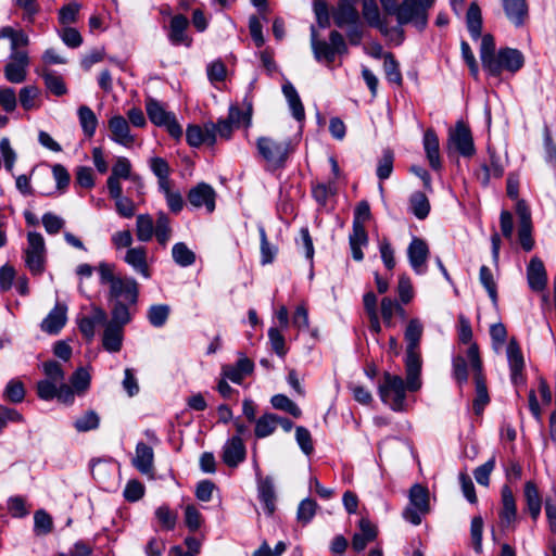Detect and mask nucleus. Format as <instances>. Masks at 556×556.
<instances>
[{"label": "nucleus", "mask_w": 556, "mask_h": 556, "mask_svg": "<svg viewBox=\"0 0 556 556\" xmlns=\"http://www.w3.org/2000/svg\"><path fill=\"white\" fill-rule=\"evenodd\" d=\"M424 333V325L418 318H412L405 328L404 339L406 342L405 369L409 391L415 392L420 389L421 355L419 345Z\"/></svg>", "instance_id": "1"}, {"label": "nucleus", "mask_w": 556, "mask_h": 556, "mask_svg": "<svg viewBox=\"0 0 556 556\" xmlns=\"http://www.w3.org/2000/svg\"><path fill=\"white\" fill-rule=\"evenodd\" d=\"M97 271L99 281L103 286H109L108 298L110 301H123L130 305H136L139 296L138 283L134 278L123 277L115 273V265L101 262Z\"/></svg>", "instance_id": "2"}, {"label": "nucleus", "mask_w": 556, "mask_h": 556, "mask_svg": "<svg viewBox=\"0 0 556 556\" xmlns=\"http://www.w3.org/2000/svg\"><path fill=\"white\" fill-rule=\"evenodd\" d=\"M318 34L314 25L311 26V45L314 56L319 62H325L327 65L331 64L338 55L348 52V47L343 36L332 30L329 35V42L318 40Z\"/></svg>", "instance_id": "3"}, {"label": "nucleus", "mask_w": 556, "mask_h": 556, "mask_svg": "<svg viewBox=\"0 0 556 556\" xmlns=\"http://www.w3.org/2000/svg\"><path fill=\"white\" fill-rule=\"evenodd\" d=\"M406 390H409L408 381L406 380L405 383L402 377L390 372H384L382 382L378 388L381 401L394 412L405 409Z\"/></svg>", "instance_id": "4"}, {"label": "nucleus", "mask_w": 556, "mask_h": 556, "mask_svg": "<svg viewBox=\"0 0 556 556\" xmlns=\"http://www.w3.org/2000/svg\"><path fill=\"white\" fill-rule=\"evenodd\" d=\"M256 148L258 154L275 168L282 167L293 151L289 139L276 140L271 137L257 138Z\"/></svg>", "instance_id": "5"}, {"label": "nucleus", "mask_w": 556, "mask_h": 556, "mask_svg": "<svg viewBox=\"0 0 556 556\" xmlns=\"http://www.w3.org/2000/svg\"><path fill=\"white\" fill-rule=\"evenodd\" d=\"M0 38L9 39L11 46V61L4 70H24L28 65V55L24 48L28 43V36L21 29L4 26L0 29Z\"/></svg>", "instance_id": "6"}, {"label": "nucleus", "mask_w": 556, "mask_h": 556, "mask_svg": "<svg viewBox=\"0 0 556 556\" xmlns=\"http://www.w3.org/2000/svg\"><path fill=\"white\" fill-rule=\"evenodd\" d=\"M25 266L34 276H40L46 269V244L43 237L36 231L27 235V248L24 251Z\"/></svg>", "instance_id": "7"}, {"label": "nucleus", "mask_w": 556, "mask_h": 556, "mask_svg": "<svg viewBox=\"0 0 556 556\" xmlns=\"http://www.w3.org/2000/svg\"><path fill=\"white\" fill-rule=\"evenodd\" d=\"M467 357L470 362L472 370L475 371L476 397L472 403V408L477 415H480L484 407L489 404L490 397L484 378L481 372L482 362L479 356L478 345L476 343L470 344L467 351Z\"/></svg>", "instance_id": "8"}, {"label": "nucleus", "mask_w": 556, "mask_h": 556, "mask_svg": "<svg viewBox=\"0 0 556 556\" xmlns=\"http://www.w3.org/2000/svg\"><path fill=\"white\" fill-rule=\"evenodd\" d=\"M431 7L425 0H403L399 4L397 23L413 24L417 29L422 30L428 24V11Z\"/></svg>", "instance_id": "9"}, {"label": "nucleus", "mask_w": 556, "mask_h": 556, "mask_svg": "<svg viewBox=\"0 0 556 556\" xmlns=\"http://www.w3.org/2000/svg\"><path fill=\"white\" fill-rule=\"evenodd\" d=\"M146 110L148 117L154 125L165 127L168 134L175 139L181 138L182 127L177 122L175 114L166 111L161 102L148 98L146 101Z\"/></svg>", "instance_id": "10"}, {"label": "nucleus", "mask_w": 556, "mask_h": 556, "mask_svg": "<svg viewBox=\"0 0 556 556\" xmlns=\"http://www.w3.org/2000/svg\"><path fill=\"white\" fill-rule=\"evenodd\" d=\"M448 149H455L463 156L475 153L471 131L463 122H457L455 128L450 130Z\"/></svg>", "instance_id": "11"}, {"label": "nucleus", "mask_w": 556, "mask_h": 556, "mask_svg": "<svg viewBox=\"0 0 556 556\" xmlns=\"http://www.w3.org/2000/svg\"><path fill=\"white\" fill-rule=\"evenodd\" d=\"M507 362L510 369L511 382L518 387L523 384L526 379L523 376L525 358L520 346L515 338L510 339L506 349Z\"/></svg>", "instance_id": "12"}, {"label": "nucleus", "mask_w": 556, "mask_h": 556, "mask_svg": "<svg viewBox=\"0 0 556 556\" xmlns=\"http://www.w3.org/2000/svg\"><path fill=\"white\" fill-rule=\"evenodd\" d=\"M189 20L182 14L174 15L167 27V38L173 46H185L189 48L192 38L188 34Z\"/></svg>", "instance_id": "13"}, {"label": "nucleus", "mask_w": 556, "mask_h": 556, "mask_svg": "<svg viewBox=\"0 0 556 556\" xmlns=\"http://www.w3.org/2000/svg\"><path fill=\"white\" fill-rule=\"evenodd\" d=\"M186 140L191 147L201 144L213 146L216 142V126L214 123H205L203 127L189 125L186 130Z\"/></svg>", "instance_id": "14"}, {"label": "nucleus", "mask_w": 556, "mask_h": 556, "mask_svg": "<svg viewBox=\"0 0 556 556\" xmlns=\"http://www.w3.org/2000/svg\"><path fill=\"white\" fill-rule=\"evenodd\" d=\"M215 199V190L205 182L198 184L188 193L189 203L197 208L204 206L207 213L214 212Z\"/></svg>", "instance_id": "15"}, {"label": "nucleus", "mask_w": 556, "mask_h": 556, "mask_svg": "<svg viewBox=\"0 0 556 556\" xmlns=\"http://www.w3.org/2000/svg\"><path fill=\"white\" fill-rule=\"evenodd\" d=\"M407 255L414 271L421 275L426 271V262L429 255L427 243L419 238H414L408 245Z\"/></svg>", "instance_id": "16"}, {"label": "nucleus", "mask_w": 556, "mask_h": 556, "mask_svg": "<svg viewBox=\"0 0 556 556\" xmlns=\"http://www.w3.org/2000/svg\"><path fill=\"white\" fill-rule=\"evenodd\" d=\"M527 280L530 289L535 292H542L547 286V274L543 262L533 256L527 267Z\"/></svg>", "instance_id": "17"}, {"label": "nucleus", "mask_w": 556, "mask_h": 556, "mask_svg": "<svg viewBox=\"0 0 556 556\" xmlns=\"http://www.w3.org/2000/svg\"><path fill=\"white\" fill-rule=\"evenodd\" d=\"M525 58L521 51L513 48L501 49L489 70H520L523 66Z\"/></svg>", "instance_id": "18"}, {"label": "nucleus", "mask_w": 556, "mask_h": 556, "mask_svg": "<svg viewBox=\"0 0 556 556\" xmlns=\"http://www.w3.org/2000/svg\"><path fill=\"white\" fill-rule=\"evenodd\" d=\"M359 0H340L333 11L332 17L334 24L343 28L349 24L359 21V14L356 4Z\"/></svg>", "instance_id": "19"}, {"label": "nucleus", "mask_w": 556, "mask_h": 556, "mask_svg": "<svg viewBox=\"0 0 556 556\" xmlns=\"http://www.w3.org/2000/svg\"><path fill=\"white\" fill-rule=\"evenodd\" d=\"M109 129L112 140L115 142L124 147H131L134 144L135 138L130 134L129 124L122 115H115L110 118Z\"/></svg>", "instance_id": "20"}, {"label": "nucleus", "mask_w": 556, "mask_h": 556, "mask_svg": "<svg viewBox=\"0 0 556 556\" xmlns=\"http://www.w3.org/2000/svg\"><path fill=\"white\" fill-rule=\"evenodd\" d=\"M245 445L241 438L232 437L223 447V462L228 467H237L245 458Z\"/></svg>", "instance_id": "21"}, {"label": "nucleus", "mask_w": 556, "mask_h": 556, "mask_svg": "<svg viewBox=\"0 0 556 556\" xmlns=\"http://www.w3.org/2000/svg\"><path fill=\"white\" fill-rule=\"evenodd\" d=\"M359 531L353 535L352 547L356 552H362L368 543L376 540L378 535L377 527L367 518H362L358 523Z\"/></svg>", "instance_id": "22"}, {"label": "nucleus", "mask_w": 556, "mask_h": 556, "mask_svg": "<svg viewBox=\"0 0 556 556\" xmlns=\"http://www.w3.org/2000/svg\"><path fill=\"white\" fill-rule=\"evenodd\" d=\"M502 508L500 519L502 528H509L517 519V506L514 494L509 486L502 488Z\"/></svg>", "instance_id": "23"}, {"label": "nucleus", "mask_w": 556, "mask_h": 556, "mask_svg": "<svg viewBox=\"0 0 556 556\" xmlns=\"http://www.w3.org/2000/svg\"><path fill=\"white\" fill-rule=\"evenodd\" d=\"M424 149L429 161V165L438 170L441 168L439 138L431 128L427 129L424 135Z\"/></svg>", "instance_id": "24"}, {"label": "nucleus", "mask_w": 556, "mask_h": 556, "mask_svg": "<svg viewBox=\"0 0 556 556\" xmlns=\"http://www.w3.org/2000/svg\"><path fill=\"white\" fill-rule=\"evenodd\" d=\"M154 453L151 446L139 442L136 446V455L132 465L143 475H149L153 469Z\"/></svg>", "instance_id": "25"}, {"label": "nucleus", "mask_w": 556, "mask_h": 556, "mask_svg": "<svg viewBox=\"0 0 556 556\" xmlns=\"http://www.w3.org/2000/svg\"><path fill=\"white\" fill-rule=\"evenodd\" d=\"M123 343V328L114 323H108L103 332L102 345L111 353L119 352Z\"/></svg>", "instance_id": "26"}, {"label": "nucleus", "mask_w": 556, "mask_h": 556, "mask_svg": "<svg viewBox=\"0 0 556 556\" xmlns=\"http://www.w3.org/2000/svg\"><path fill=\"white\" fill-rule=\"evenodd\" d=\"M257 491L258 497L264 503L267 514L273 515L276 509V494L273 479L270 477H260L257 480Z\"/></svg>", "instance_id": "27"}, {"label": "nucleus", "mask_w": 556, "mask_h": 556, "mask_svg": "<svg viewBox=\"0 0 556 556\" xmlns=\"http://www.w3.org/2000/svg\"><path fill=\"white\" fill-rule=\"evenodd\" d=\"M282 93L286 97L292 116L302 122L305 118V110L294 86L286 80L282 85Z\"/></svg>", "instance_id": "28"}, {"label": "nucleus", "mask_w": 556, "mask_h": 556, "mask_svg": "<svg viewBox=\"0 0 556 556\" xmlns=\"http://www.w3.org/2000/svg\"><path fill=\"white\" fill-rule=\"evenodd\" d=\"M254 365L252 361L242 357L237 362L236 366H224L223 376L235 383H240L243 378L253 371Z\"/></svg>", "instance_id": "29"}, {"label": "nucleus", "mask_w": 556, "mask_h": 556, "mask_svg": "<svg viewBox=\"0 0 556 556\" xmlns=\"http://www.w3.org/2000/svg\"><path fill=\"white\" fill-rule=\"evenodd\" d=\"M125 262L144 278H150V270L147 264V252L142 247L131 248L125 255Z\"/></svg>", "instance_id": "30"}, {"label": "nucleus", "mask_w": 556, "mask_h": 556, "mask_svg": "<svg viewBox=\"0 0 556 556\" xmlns=\"http://www.w3.org/2000/svg\"><path fill=\"white\" fill-rule=\"evenodd\" d=\"M66 323V312L64 307L55 306L41 323V330L55 334Z\"/></svg>", "instance_id": "31"}, {"label": "nucleus", "mask_w": 556, "mask_h": 556, "mask_svg": "<svg viewBox=\"0 0 556 556\" xmlns=\"http://www.w3.org/2000/svg\"><path fill=\"white\" fill-rule=\"evenodd\" d=\"M503 8L507 18L516 26L523 24L525 17L527 16V4L526 0H502Z\"/></svg>", "instance_id": "32"}, {"label": "nucleus", "mask_w": 556, "mask_h": 556, "mask_svg": "<svg viewBox=\"0 0 556 556\" xmlns=\"http://www.w3.org/2000/svg\"><path fill=\"white\" fill-rule=\"evenodd\" d=\"M466 24L472 39H479L482 30V15L477 2L470 3L466 14Z\"/></svg>", "instance_id": "33"}, {"label": "nucleus", "mask_w": 556, "mask_h": 556, "mask_svg": "<svg viewBox=\"0 0 556 556\" xmlns=\"http://www.w3.org/2000/svg\"><path fill=\"white\" fill-rule=\"evenodd\" d=\"M525 500L531 517L535 520L540 513L542 501L539 494L536 485L532 481H528L525 484Z\"/></svg>", "instance_id": "34"}, {"label": "nucleus", "mask_w": 556, "mask_h": 556, "mask_svg": "<svg viewBox=\"0 0 556 556\" xmlns=\"http://www.w3.org/2000/svg\"><path fill=\"white\" fill-rule=\"evenodd\" d=\"M78 118L85 136L91 138L98 126V118L96 114L89 106L80 105L78 108Z\"/></svg>", "instance_id": "35"}, {"label": "nucleus", "mask_w": 556, "mask_h": 556, "mask_svg": "<svg viewBox=\"0 0 556 556\" xmlns=\"http://www.w3.org/2000/svg\"><path fill=\"white\" fill-rule=\"evenodd\" d=\"M409 506L417 507L419 511L429 513V492L428 490L420 485L414 484L409 491Z\"/></svg>", "instance_id": "36"}, {"label": "nucleus", "mask_w": 556, "mask_h": 556, "mask_svg": "<svg viewBox=\"0 0 556 556\" xmlns=\"http://www.w3.org/2000/svg\"><path fill=\"white\" fill-rule=\"evenodd\" d=\"M155 226L151 215L140 214L136 222V236L139 241L148 242L154 235Z\"/></svg>", "instance_id": "37"}, {"label": "nucleus", "mask_w": 556, "mask_h": 556, "mask_svg": "<svg viewBox=\"0 0 556 556\" xmlns=\"http://www.w3.org/2000/svg\"><path fill=\"white\" fill-rule=\"evenodd\" d=\"M276 414H264L257 420H255V437L258 439H263L269 437L277 429L276 425Z\"/></svg>", "instance_id": "38"}, {"label": "nucleus", "mask_w": 556, "mask_h": 556, "mask_svg": "<svg viewBox=\"0 0 556 556\" xmlns=\"http://www.w3.org/2000/svg\"><path fill=\"white\" fill-rule=\"evenodd\" d=\"M412 213L418 219H425L430 212V203L427 195L424 192H414L409 199Z\"/></svg>", "instance_id": "39"}, {"label": "nucleus", "mask_w": 556, "mask_h": 556, "mask_svg": "<svg viewBox=\"0 0 556 556\" xmlns=\"http://www.w3.org/2000/svg\"><path fill=\"white\" fill-rule=\"evenodd\" d=\"M169 313L170 307L167 304H155L149 307L147 317L153 327L161 328L166 324Z\"/></svg>", "instance_id": "40"}, {"label": "nucleus", "mask_w": 556, "mask_h": 556, "mask_svg": "<svg viewBox=\"0 0 556 556\" xmlns=\"http://www.w3.org/2000/svg\"><path fill=\"white\" fill-rule=\"evenodd\" d=\"M172 255L175 263L181 267L191 266L195 262V254L184 242L174 244Z\"/></svg>", "instance_id": "41"}, {"label": "nucleus", "mask_w": 556, "mask_h": 556, "mask_svg": "<svg viewBox=\"0 0 556 556\" xmlns=\"http://www.w3.org/2000/svg\"><path fill=\"white\" fill-rule=\"evenodd\" d=\"M154 235L156 237L157 242L163 247L166 245L170 239V222L168 216L163 212H160L157 214Z\"/></svg>", "instance_id": "42"}, {"label": "nucleus", "mask_w": 556, "mask_h": 556, "mask_svg": "<svg viewBox=\"0 0 556 556\" xmlns=\"http://www.w3.org/2000/svg\"><path fill=\"white\" fill-rule=\"evenodd\" d=\"M113 307L111 311L112 319L109 323H114L123 328L126 324L131 320V313L129 311L130 304L123 301H113Z\"/></svg>", "instance_id": "43"}, {"label": "nucleus", "mask_w": 556, "mask_h": 556, "mask_svg": "<svg viewBox=\"0 0 556 556\" xmlns=\"http://www.w3.org/2000/svg\"><path fill=\"white\" fill-rule=\"evenodd\" d=\"M480 58L484 64L489 68L493 66V62L495 60V41L492 35L485 34L480 37Z\"/></svg>", "instance_id": "44"}, {"label": "nucleus", "mask_w": 556, "mask_h": 556, "mask_svg": "<svg viewBox=\"0 0 556 556\" xmlns=\"http://www.w3.org/2000/svg\"><path fill=\"white\" fill-rule=\"evenodd\" d=\"M151 170L157 177L159 188L172 184L169 180L168 163L162 157H153L150 162Z\"/></svg>", "instance_id": "45"}, {"label": "nucleus", "mask_w": 556, "mask_h": 556, "mask_svg": "<svg viewBox=\"0 0 556 556\" xmlns=\"http://www.w3.org/2000/svg\"><path fill=\"white\" fill-rule=\"evenodd\" d=\"M91 377L84 367L77 368L70 378L71 386L77 395H83L90 387Z\"/></svg>", "instance_id": "46"}, {"label": "nucleus", "mask_w": 556, "mask_h": 556, "mask_svg": "<svg viewBox=\"0 0 556 556\" xmlns=\"http://www.w3.org/2000/svg\"><path fill=\"white\" fill-rule=\"evenodd\" d=\"M479 280H480L481 285L484 287V289L486 290L493 304H496L497 303V287H496V282L494 280L493 274L488 266L482 265L480 267Z\"/></svg>", "instance_id": "47"}, {"label": "nucleus", "mask_w": 556, "mask_h": 556, "mask_svg": "<svg viewBox=\"0 0 556 556\" xmlns=\"http://www.w3.org/2000/svg\"><path fill=\"white\" fill-rule=\"evenodd\" d=\"M270 403L274 408L287 412L295 418H299L302 414L300 407L283 394L274 395L270 400Z\"/></svg>", "instance_id": "48"}, {"label": "nucleus", "mask_w": 556, "mask_h": 556, "mask_svg": "<svg viewBox=\"0 0 556 556\" xmlns=\"http://www.w3.org/2000/svg\"><path fill=\"white\" fill-rule=\"evenodd\" d=\"M363 16L370 26L376 28L384 23L380 18L379 8L375 0H363Z\"/></svg>", "instance_id": "49"}, {"label": "nucleus", "mask_w": 556, "mask_h": 556, "mask_svg": "<svg viewBox=\"0 0 556 556\" xmlns=\"http://www.w3.org/2000/svg\"><path fill=\"white\" fill-rule=\"evenodd\" d=\"M170 185L172 184H168L165 187H161L159 189L164 194L169 210L177 214L182 210L185 202L181 193L178 190H173Z\"/></svg>", "instance_id": "50"}, {"label": "nucleus", "mask_w": 556, "mask_h": 556, "mask_svg": "<svg viewBox=\"0 0 556 556\" xmlns=\"http://www.w3.org/2000/svg\"><path fill=\"white\" fill-rule=\"evenodd\" d=\"M3 397L12 403H21L25 397V388L22 381L12 379L8 382Z\"/></svg>", "instance_id": "51"}, {"label": "nucleus", "mask_w": 556, "mask_h": 556, "mask_svg": "<svg viewBox=\"0 0 556 556\" xmlns=\"http://www.w3.org/2000/svg\"><path fill=\"white\" fill-rule=\"evenodd\" d=\"M367 53L376 59H383L384 70H397L399 63L394 59L392 53L384 52L380 45H371L366 48Z\"/></svg>", "instance_id": "52"}, {"label": "nucleus", "mask_w": 556, "mask_h": 556, "mask_svg": "<svg viewBox=\"0 0 556 556\" xmlns=\"http://www.w3.org/2000/svg\"><path fill=\"white\" fill-rule=\"evenodd\" d=\"M155 518L160 526L165 530H173L176 526L177 514L167 505H162L155 510Z\"/></svg>", "instance_id": "53"}, {"label": "nucleus", "mask_w": 556, "mask_h": 556, "mask_svg": "<svg viewBox=\"0 0 556 556\" xmlns=\"http://www.w3.org/2000/svg\"><path fill=\"white\" fill-rule=\"evenodd\" d=\"M318 505L312 498L303 500L298 507L296 518L302 525H307L316 514Z\"/></svg>", "instance_id": "54"}, {"label": "nucleus", "mask_w": 556, "mask_h": 556, "mask_svg": "<svg viewBox=\"0 0 556 556\" xmlns=\"http://www.w3.org/2000/svg\"><path fill=\"white\" fill-rule=\"evenodd\" d=\"M47 89L56 97L67 93V88L62 77L54 75L51 72H45L43 75Z\"/></svg>", "instance_id": "55"}, {"label": "nucleus", "mask_w": 556, "mask_h": 556, "mask_svg": "<svg viewBox=\"0 0 556 556\" xmlns=\"http://www.w3.org/2000/svg\"><path fill=\"white\" fill-rule=\"evenodd\" d=\"M42 370L46 375V380H51L61 383L65 379V372L62 365L55 361H48L42 364Z\"/></svg>", "instance_id": "56"}, {"label": "nucleus", "mask_w": 556, "mask_h": 556, "mask_svg": "<svg viewBox=\"0 0 556 556\" xmlns=\"http://www.w3.org/2000/svg\"><path fill=\"white\" fill-rule=\"evenodd\" d=\"M258 231L261 237V263L263 265L270 264L276 256L277 248L268 242L266 231L263 227H260Z\"/></svg>", "instance_id": "57"}, {"label": "nucleus", "mask_w": 556, "mask_h": 556, "mask_svg": "<svg viewBox=\"0 0 556 556\" xmlns=\"http://www.w3.org/2000/svg\"><path fill=\"white\" fill-rule=\"evenodd\" d=\"M99 416L93 412H87L81 417L77 418L74 422V427L79 432H86L99 427Z\"/></svg>", "instance_id": "58"}, {"label": "nucleus", "mask_w": 556, "mask_h": 556, "mask_svg": "<svg viewBox=\"0 0 556 556\" xmlns=\"http://www.w3.org/2000/svg\"><path fill=\"white\" fill-rule=\"evenodd\" d=\"M59 383L51 380H39L36 386L37 395L43 401H51L56 397Z\"/></svg>", "instance_id": "59"}, {"label": "nucleus", "mask_w": 556, "mask_h": 556, "mask_svg": "<svg viewBox=\"0 0 556 556\" xmlns=\"http://www.w3.org/2000/svg\"><path fill=\"white\" fill-rule=\"evenodd\" d=\"M393 153L390 150H386L377 166V176L379 179L384 180L390 177L393 170Z\"/></svg>", "instance_id": "60"}, {"label": "nucleus", "mask_w": 556, "mask_h": 556, "mask_svg": "<svg viewBox=\"0 0 556 556\" xmlns=\"http://www.w3.org/2000/svg\"><path fill=\"white\" fill-rule=\"evenodd\" d=\"M482 532H483V520L480 516L473 517L470 525V536L473 545V549L477 553L482 552Z\"/></svg>", "instance_id": "61"}, {"label": "nucleus", "mask_w": 556, "mask_h": 556, "mask_svg": "<svg viewBox=\"0 0 556 556\" xmlns=\"http://www.w3.org/2000/svg\"><path fill=\"white\" fill-rule=\"evenodd\" d=\"M495 467V457H491L483 465L477 467L473 471V477L476 481L484 486H488L490 483V475Z\"/></svg>", "instance_id": "62"}, {"label": "nucleus", "mask_w": 556, "mask_h": 556, "mask_svg": "<svg viewBox=\"0 0 556 556\" xmlns=\"http://www.w3.org/2000/svg\"><path fill=\"white\" fill-rule=\"evenodd\" d=\"M397 294L403 304L409 303L414 298V289L410 278L406 275H401L397 283Z\"/></svg>", "instance_id": "63"}, {"label": "nucleus", "mask_w": 556, "mask_h": 556, "mask_svg": "<svg viewBox=\"0 0 556 556\" xmlns=\"http://www.w3.org/2000/svg\"><path fill=\"white\" fill-rule=\"evenodd\" d=\"M80 5L76 2L68 3L60 9L59 21L63 25H70L77 21Z\"/></svg>", "instance_id": "64"}]
</instances>
